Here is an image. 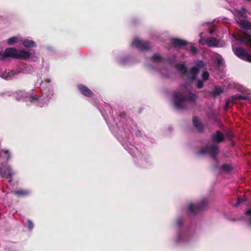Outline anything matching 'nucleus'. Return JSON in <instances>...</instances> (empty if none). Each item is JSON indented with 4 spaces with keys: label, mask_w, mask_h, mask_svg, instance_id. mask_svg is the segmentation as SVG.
<instances>
[{
    "label": "nucleus",
    "mask_w": 251,
    "mask_h": 251,
    "mask_svg": "<svg viewBox=\"0 0 251 251\" xmlns=\"http://www.w3.org/2000/svg\"><path fill=\"white\" fill-rule=\"evenodd\" d=\"M23 45L25 48L36 47L37 45L35 42L33 40L25 39L23 41Z\"/></svg>",
    "instance_id": "19"
},
{
    "label": "nucleus",
    "mask_w": 251,
    "mask_h": 251,
    "mask_svg": "<svg viewBox=\"0 0 251 251\" xmlns=\"http://www.w3.org/2000/svg\"><path fill=\"white\" fill-rule=\"evenodd\" d=\"M31 52L25 50H17L16 57L17 59L26 60L30 57Z\"/></svg>",
    "instance_id": "11"
},
{
    "label": "nucleus",
    "mask_w": 251,
    "mask_h": 251,
    "mask_svg": "<svg viewBox=\"0 0 251 251\" xmlns=\"http://www.w3.org/2000/svg\"><path fill=\"white\" fill-rule=\"evenodd\" d=\"M237 12L238 15H240L241 17L244 18H246V10L244 8H242L241 10H238Z\"/></svg>",
    "instance_id": "24"
},
{
    "label": "nucleus",
    "mask_w": 251,
    "mask_h": 251,
    "mask_svg": "<svg viewBox=\"0 0 251 251\" xmlns=\"http://www.w3.org/2000/svg\"><path fill=\"white\" fill-rule=\"evenodd\" d=\"M31 95H32V94H29L23 91H19L18 92H17V100H23L25 101H28L27 97Z\"/></svg>",
    "instance_id": "15"
},
{
    "label": "nucleus",
    "mask_w": 251,
    "mask_h": 251,
    "mask_svg": "<svg viewBox=\"0 0 251 251\" xmlns=\"http://www.w3.org/2000/svg\"><path fill=\"white\" fill-rule=\"evenodd\" d=\"M193 124L194 126L196 128L198 132L200 133L203 132L204 126L198 117L196 116L193 117Z\"/></svg>",
    "instance_id": "13"
},
{
    "label": "nucleus",
    "mask_w": 251,
    "mask_h": 251,
    "mask_svg": "<svg viewBox=\"0 0 251 251\" xmlns=\"http://www.w3.org/2000/svg\"><path fill=\"white\" fill-rule=\"evenodd\" d=\"M126 114L125 112H121L120 114H119V116L121 117H125V116H126Z\"/></svg>",
    "instance_id": "37"
},
{
    "label": "nucleus",
    "mask_w": 251,
    "mask_h": 251,
    "mask_svg": "<svg viewBox=\"0 0 251 251\" xmlns=\"http://www.w3.org/2000/svg\"><path fill=\"white\" fill-rule=\"evenodd\" d=\"M15 42H16V37H13L12 38H10L7 41V43L9 45H11Z\"/></svg>",
    "instance_id": "30"
},
{
    "label": "nucleus",
    "mask_w": 251,
    "mask_h": 251,
    "mask_svg": "<svg viewBox=\"0 0 251 251\" xmlns=\"http://www.w3.org/2000/svg\"><path fill=\"white\" fill-rule=\"evenodd\" d=\"M224 90L219 86H215L214 90L210 92V95L214 98H216L223 92Z\"/></svg>",
    "instance_id": "18"
},
{
    "label": "nucleus",
    "mask_w": 251,
    "mask_h": 251,
    "mask_svg": "<svg viewBox=\"0 0 251 251\" xmlns=\"http://www.w3.org/2000/svg\"><path fill=\"white\" fill-rule=\"evenodd\" d=\"M231 99H232V100L233 101H235L237 99H243V97L241 96H240L239 97H237V96H233V97H232Z\"/></svg>",
    "instance_id": "35"
},
{
    "label": "nucleus",
    "mask_w": 251,
    "mask_h": 251,
    "mask_svg": "<svg viewBox=\"0 0 251 251\" xmlns=\"http://www.w3.org/2000/svg\"><path fill=\"white\" fill-rule=\"evenodd\" d=\"M30 194V191L26 189H19L17 190V196L19 197H25Z\"/></svg>",
    "instance_id": "21"
},
{
    "label": "nucleus",
    "mask_w": 251,
    "mask_h": 251,
    "mask_svg": "<svg viewBox=\"0 0 251 251\" xmlns=\"http://www.w3.org/2000/svg\"><path fill=\"white\" fill-rule=\"evenodd\" d=\"M206 39L203 38H201L199 40V43L201 44L204 45L206 44L205 43Z\"/></svg>",
    "instance_id": "36"
},
{
    "label": "nucleus",
    "mask_w": 251,
    "mask_h": 251,
    "mask_svg": "<svg viewBox=\"0 0 251 251\" xmlns=\"http://www.w3.org/2000/svg\"><path fill=\"white\" fill-rule=\"evenodd\" d=\"M211 139L213 143L220 144L224 141L225 137L220 131L218 130L211 135Z\"/></svg>",
    "instance_id": "10"
},
{
    "label": "nucleus",
    "mask_w": 251,
    "mask_h": 251,
    "mask_svg": "<svg viewBox=\"0 0 251 251\" xmlns=\"http://www.w3.org/2000/svg\"><path fill=\"white\" fill-rule=\"evenodd\" d=\"M183 220L181 218H178L176 221V224L178 226H180L183 225Z\"/></svg>",
    "instance_id": "32"
},
{
    "label": "nucleus",
    "mask_w": 251,
    "mask_h": 251,
    "mask_svg": "<svg viewBox=\"0 0 251 251\" xmlns=\"http://www.w3.org/2000/svg\"><path fill=\"white\" fill-rule=\"evenodd\" d=\"M77 88L81 93L85 97H92L93 95V92L83 84L78 85Z\"/></svg>",
    "instance_id": "12"
},
{
    "label": "nucleus",
    "mask_w": 251,
    "mask_h": 251,
    "mask_svg": "<svg viewBox=\"0 0 251 251\" xmlns=\"http://www.w3.org/2000/svg\"><path fill=\"white\" fill-rule=\"evenodd\" d=\"M234 53L239 58L246 61L251 63V54L248 53L245 50L242 48H232Z\"/></svg>",
    "instance_id": "5"
},
{
    "label": "nucleus",
    "mask_w": 251,
    "mask_h": 251,
    "mask_svg": "<svg viewBox=\"0 0 251 251\" xmlns=\"http://www.w3.org/2000/svg\"><path fill=\"white\" fill-rule=\"evenodd\" d=\"M203 86V80H198L197 81V88L198 89H201L202 88Z\"/></svg>",
    "instance_id": "28"
},
{
    "label": "nucleus",
    "mask_w": 251,
    "mask_h": 251,
    "mask_svg": "<svg viewBox=\"0 0 251 251\" xmlns=\"http://www.w3.org/2000/svg\"><path fill=\"white\" fill-rule=\"evenodd\" d=\"M249 224L251 226V218L249 219Z\"/></svg>",
    "instance_id": "38"
},
{
    "label": "nucleus",
    "mask_w": 251,
    "mask_h": 251,
    "mask_svg": "<svg viewBox=\"0 0 251 251\" xmlns=\"http://www.w3.org/2000/svg\"><path fill=\"white\" fill-rule=\"evenodd\" d=\"M152 62L159 63L163 61L164 59L157 54H154L151 58Z\"/></svg>",
    "instance_id": "23"
},
{
    "label": "nucleus",
    "mask_w": 251,
    "mask_h": 251,
    "mask_svg": "<svg viewBox=\"0 0 251 251\" xmlns=\"http://www.w3.org/2000/svg\"><path fill=\"white\" fill-rule=\"evenodd\" d=\"M198 96L189 90L176 91L174 93V103L178 109H183L187 107V103L195 104Z\"/></svg>",
    "instance_id": "1"
},
{
    "label": "nucleus",
    "mask_w": 251,
    "mask_h": 251,
    "mask_svg": "<svg viewBox=\"0 0 251 251\" xmlns=\"http://www.w3.org/2000/svg\"><path fill=\"white\" fill-rule=\"evenodd\" d=\"M213 31L212 30H210V34H212V33H213Z\"/></svg>",
    "instance_id": "40"
},
{
    "label": "nucleus",
    "mask_w": 251,
    "mask_h": 251,
    "mask_svg": "<svg viewBox=\"0 0 251 251\" xmlns=\"http://www.w3.org/2000/svg\"><path fill=\"white\" fill-rule=\"evenodd\" d=\"M28 101L33 104H36L37 106L42 107L45 104L46 101L43 96L38 97L33 95L27 97Z\"/></svg>",
    "instance_id": "6"
},
{
    "label": "nucleus",
    "mask_w": 251,
    "mask_h": 251,
    "mask_svg": "<svg viewBox=\"0 0 251 251\" xmlns=\"http://www.w3.org/2000/svg\"><path fill=\"white\" fill-rule=\"evenodd\" d=\"M46 81L48 83H49L50 82V80L49 79H46Z\"/></svg>",
    "instance_id": "39"
},
{
    "label": "nucleus",
    "mask_w": 251,
    "mask_h": 251,
    "mask_svg": "<svg viewBox=\"0 0 251 251\" xmlns=\"http://www.w3.org/2000/svg\"><path fill=\"white\" fill-rule=\"evenodd\" d=\"M243 200L241 198H238V200H237V202L235 203V204L234 205V207H237L238 206H239L243 201Z\"/></svg>",
    "instance_id": "31"
},
{
    "label": "nucleus",
    "mask_w": 251,
    "mask_h": 251,
    "mask_svg": "<svg viewBox=\"0 0 251 251\" xmlns=\"http://www.w3.org/2000/svg\"><path fill=\"white\" fill-rule=\"evenodd\" d=\"M176 68L178 71H180L182 75H185L187 73V68L183 64H177L176 65Z\"/></svg>",
    "instance_id": "22"
},
{
    "label": "nucleus",
    "mask_w": 251,
    "mask_h": 251,
    "mask_svg": "<svg viewBox=\"0 0 251 251\" xmlns=\"http://www.w3.org/2000/svg\"><path fill=\"white\" fill-rule=\"evenodd\" d=\"M16 58V49L8 48L4 52L0 51V60L4 61L7 58Z\"/></svg>",
    "instance_id": "7"
},
{
    "label": "nucleus",
    "mask_w": 251,
    "mask_h": 251,
    "mask_svg": "<svg viewBox=\"0 0 251 251\" xmlns=\"http://www.w3.org/2000/svg\"><path fill=\"white\" fill-rule=\"evenodd\" d=\"M34 226L33 224L30 220H27V227L29 230L31 231Z\"/></svg>",
    "instance_id": "27"
},
{
    "label": "nucleus",
    "mask_w": 251,
    "mask_h": 251,
    "mask_svg": "<svg viewBox=\"0 0 251 251\" xmlns=\"http://www.w3.org/2000/svg\"><path fill=\"white\" fill-rule=\"evenodd\" d=\"M14 75V73L13 71H11L10 72H4L3 73H2L0 75L1 77L3 78V79H4L5 80H8L11 79L13 78Z\"/></svg>",
    "instance_id": "20"
},
{
    "label": "nucleus",
    "mask_w": 251,
    "mask_h": 251,
    "mask_svg": "<svg viewBox=\"0 0 251 251\" xmlns=\"http://www.w3.org/2000/svg\"><path fill=\"white\" fill-rule=\"evenodd\" d=\"M216 62L219 66H221L223 64V60L222 58H218L216 59Z\"/></svg>",
    "instance_id": "34"
},
{
    "label": "nucleus",
    "mask_w": 251,
    "mask_h": 251,
    "mask_svg": "<svg viewBox=\"0 0 251 251\" xmlns=\"http://www.w3.org/2000/svg\"><path fill=\"white\" fill-rule=\"evenodd\" d=\"M204 66V62L201 60L198 61L196 65L193 67L189 71V74L192 75V79H195L200 70Z\"/></svg>",
    "instance_id": "8"
},
{
    "label": "nucleus",
    "mask_w": 251,
    "mask_h": 251,
    "mask_svg": "<svg viewBox=\"0 0 251 251\" xmlns=\"http://www.w3.org/2000/svg\"><path fill=\"white\" fill-rule=\"evenodd\" d=\"M171 44L175 48L179 47L181 48L188 44V42L184 40L179 38H172L171 39Z\"/></svg>",
    "instance_id": "14"
},
{
    "label": "nucleus",
    "mask_w": 251,
    "mask_h": 251,
    "mask_svg": "<svg viewBox=\"0 0 251 251\" xmlns=\"http://www.w3.org/2000/svg\"><path fill=\"white\" fill-rule=\"evenodd\" d=\"M209 75L208 72L205 71L202 74V79L203 81H206L209 78Z\"/></svg>",
    "instance_id": "25"
},
{
    "label": "nucleus",
    "mask_w": 251,
    "mask_h": 251,
    "mask_svg": "<svg viewBox=\"0 0 251 251\" xmlns=\"http://www.w3.org/2000/svg\"><path fill=\"white\" fill-rule=\"evenodd\" d=\"M219 152V148L216 144H207L204 147L201 148L198 151L199 154H209L214 160H216L217 155Z\"/></svg>",
    "instance_id": "3"
},
{
    "label": "nucleus",
    "mask_w": 251,
    "mask_h": 251,
    "mask_svg": "<svg viewBox=\"0 0 251 251\" xmlns=\"http://www.w3.org/2000/svg\"><path fill=\"white\" fill-rule=\"evenodd\" d=\"M10 157V153L8 150L0 151V177L9 179V182H11L13 172L10 166L6 162Z\"/></svg>",
    "instance_id": "2"
},
{
    "label": "nucleus",
    "mask_w": 251,
    "mask_h": 251,
    "mask_svg": "<svg viewBox=\"0 0 251 251\" xmlns=\"http://www.w3.org/2000/svg\"><path fill=\"white\" fill-rule=\"evenodd\" d=\"M222 168L223 170L226 171H229L232 169L231 166L227 164H225L223 165L222 166Z\"/></svg>",
    "instance_id": "26"
},
{
    "label": "nucleus",
    "mask_w": 251,
    "mask_h": 251,
    "mask_svg": "<svg viewBox=\"0 0 251 251\" xmlns=\"http://www.w3.org/2000/svg\"><path fill=\"white\" fill-rule=\"evenodd\" d=\"M245 215L247 217H250L251 216V208H248L246 212H245Z\"/></svg>",
    "instance_id": "33"
},
{
    "label": "nucleus",
    "mask_w": 251,
    "mask_h": 251,
    "mask_svg": "<svg viewBox=\"0 0 251 251\" xmlns=\"http://www.w3.org/2000/svg\"><path fill=\"white\" fill-rule=\"evenodd\" d=\"M206 45L208 47H216L219 44V41L214 37L207 38L205 40Z\"/></svg>",
    "instance_id": "17"
},
{
    "label": "nucleus",
    "mask_w": 251,
    "mask_h": 251,
    "mask_svg": "<svg viewBox=\"0 0 251 251\" xmlns=\"http://www.w3.org/2000/svg\"><path fill=\"white\" fill-rule=\"evenodd\" d=\"M227 104H228V102H227V101H226V105H227Z\"/></svg>",
    "instance_id": "41"
},
{
    "label": "nucleus",
    "mask_w": 251,
    "mask_h": 251,
    "mask_svg": "<svg viewBox=\"0 0 251 251\" xmlns=\"http://www.w3.org/2000/svg\"><path fill=\"white\" fill-rule=\"evenodd\" d=\"M240 26L244 29L251 30V22L246 20H239L238 21Z\"/></svg>",
    "instance_id": "16"
},
{
    "label": "nucleus",
    "mask_w": 251,
    "mask_h": 251,
    "mask_svg": "<svg viewBox=\"0 0 251 251\" xmlns=\"http://www.w3.org/2000/svg\"><path fill=\"white\" fill-rule=\"evenodd\" d=\"M190 50L193 54H196L197 52V48L192 45L190 47Z\"/></svg>",
    "instance_id": "29"
},
{
    "label": "nucleus",
    "mask_w": 251,
    "mask_h": 251,
    "mask_svg": "<svg viewBox=\"0 0 251 251\" xmlns=\"http://www.w3.org/2000/svg\"><path fill=\"white\" fill-rule=\"evenodd\" d=\"M208 207V203L206 199H203L196 204L191 203L189 207V211L195 214L202 211L207 209Z\"/></svg>",
    "instance_id": "4"
},
{
    "label": "nucleus",
    "mask_w": 251,
    "mask_h": 251,
    "mask_svg": "<svg viewBox=\"0 0 251 251\" xmlns=\"http://www.w3.org/2000/svg\"><path fill=\"white\" fill-rule=\"evenodd\" d=\"M132 45L141 50H147L150 49L149 43L148 42L135 39L132 42Z\"/></svg>",
    "instance_id": "9"
}]
</instances>
